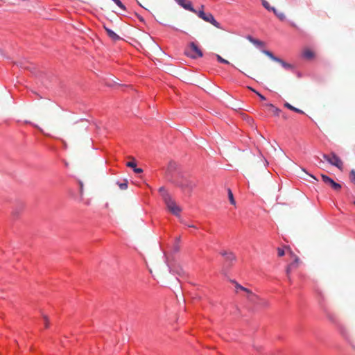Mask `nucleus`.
I'll return each instance as SVG.
<instances>
[{
    "label": "nucleus",
    "mask_w": 355,
    "mask_h": 355,
    "mask_svg": "<svg viewBox=\"0 0 355 355\" xmlns=\"http://www.w3.org/2000/svg\"><path fill=\"white\" fill-rule=\"evenodd\" d=\"M253 91L255 92V91H254V90H253ZM256 94H257V95H258V96H259V97L261 98V100H262V101L266 100V98H265L263 95H261V94H259V93H258V92H256Z\"/></svg>",
    "instance_id": "b1692460"
},
{
    "label": "nucleus",
    "mask_w": 355,
    "mask_h": 355,
    "mask_svg": "<svg viewBox=\"0 0 355 355\" xmlns=\"http://www.w3.org/2000/svg\"><path fill=\"white\" fill-rule=\"evenodd\" d=\"M236 290L237 292H239L240 291H243L246 292L247 293H251L250 291L248 288H245L243 287L242 286L239 285L237 284H236Z\"/></svg>",
    "instance_id": "f3484780"
},
{
    "label": "nucleus",
    "mask_w": 355,
    "mask_h": 355,
    "mask_svg": "<svg viewBox=\"0 0 355 355\" xmlns=\"http://www.w3.org/2000/svg\"><path fill=\"white\" fill-rule=\"evenodd\" d=\"M126 166L132 168L136 173H141L143 171L141 168H137V164L134 160L127 162Z\"/></svg>",
    "instance_id": "1a4fd4ad"
},
{
    "label": "nucleus",
    "mask_w": 355,
    "mask_h": 355,
    "mask_svg": "<svg viewBox=\"0 0 355 355\" xmlns=\"http://www.w3.org/2000/svg\"><path fill=\"white\" fill-rule=\"evenodd\" d=\"M106 31L107 33V35L114 40H117L119 38V35H116L113 31L106 28Z\"/></svg>",
    "instance_id": "f8f14e48"
},
{
    "label": "nucleus",
    "mask_w": 355,
    "mask_h": 355,
    "mask_svg": "<svg viewBox=\"0 0 355 355\" xmlns=\"http://www.w3.org/2000/svg\"><path fill=\"white\" fill-rule=\"evenodd\" d=\"M354 205H355V202H354Z\"/></svg>",
    "instance_id": "a878e982"
},
{
    "label": "nucleus",
    "mask_w": 355,
    "mask_h": 355,
    "mask_svg": "<svg viewBox=\"0 0 355 355\" xmlns=\"http://www.w3.org/2000/svg\"><path fill=\"white\" fill-rule=\"evenodd\" d=\"M200 18L202 19L204 21L207 22H209L213 24L214 26L218 28L219 24L214 19V16L211 13H205L203 10L197 11L196 13Z\"/></svg>",
    "instance_id": "39448f33"
},
{
    "label": "nucleus",
    "mask_w": 355,
    "mask_h": 355,
    "mask_svg": "<svg viewBox=\"0 0 355 355\" xmlns=\"http://www.w3.org/2000/svg\"><path fill=\"white\" fill-rule=\"evenodd\" d=\"M186 54L191 58H198L202 57L203 54L201 49L194 42L190 43L187 50Z\"/></svg>",
    "instance_id": "20e7f679"
},
{
    "label": "nucleus",
    "mask_w": 355,
    "mask_h": 355,
    "mask_svg": "<svg viewBox=\"0 0 355 355\" xmlns=\"http://www.w3.org/2000/svg\"><path fill=\"white\" fill-rule=\"evenodd\" d=\"M159 191H160V192H162V191H164V189L161 188Z\"/></svg>",
    "instance_id": "393cba45"
},
{
    "label": "nucleus",
    "mask_w": 355,
    "mask_h": 355,
    "mask_svg": "<svg viewBox=\"0 0 355 355\" xmlns=\"http://www.w3.org/2000/svg\"><path fill=\"white\" fill-rule=\"evenodd\" d=\"M42 319H43L44 328L48 329L49 327V324H50L48 317L44 315L42 316Z\"/></svg>",
    "instance_id": "dca6fc26"
},
{
    "label": "nucleus",
    "mask_w": 355,
    "mask_h": 355,
    "mask_svg": "<svg viewBox=\"0 0 355 355\" xmlns=\"http://www.w3.org/2000/svg\"><path fill=\"white\" fill-rule=\"evenodd\" d=\"M277 254L279 257H283L287 254L290 257L291 263L288 264L286 268L287 275H289L291 270L298 266L300 259L297 255H295L289 248L284 247V248H278Z\"/></svg>",
    "instance_id": "f257e3e1"
},
{
    "label": "nucleus",
    "mask_w": 355,
    "mask_h": 355,
    "mask_svg": "<svg viewBox=\"0 0 355 355\" xmlns=\"http://www.w3.org/2000/svg\"><path fill=\"white\" fill-rule=\"evenodd\" d=\"M270 111L274 113L275 115L279 116L281 110L277 107H275L273 105L270 104Z\"/></svg>",
    "instance_id": "2eb2a0df"
},
{
    "label": "nucleus",
    "mask_w": 355,
    "mask_h": 355,
    "mask_svg": "<svg viewBox=\"0 0 355 355\" xmlns=\"http://www.w3.org/2000/svg\"><path fill=\"white\" fill-rule=\"evenodd\" d=\"M323 157L330 164L335 166L340 171H343V163L342 160L335 153H331L329 155H324Z\"/></svg>",
    "instance_id": "7ed1b4c3"
},
{
    "label": "nucleus",
    "mask_w": 355,
    "mask_h": 355,
    "mask_svg": "<svg viewBox=\"0 0 355 355\" xmlns=\"http://www.w3.org/2000/svg\"><path fill=\"white\" fill-rule=\"evenodd\" d=\"M119 187L122 190L126 189L128 188V182H127V181H125L123 183L119 184Z\"/></svg>",
    "instance_id": "4be33fe9"
},
{
    "label": "nucleus",
    "mask_w": 355,
    "mask_h": 355,
    "mask_svg": "<svg viewBox=\"0 0 355 355\" xmlns=\"http://www.w3.org/2000/svg\"><path fill=\"white\" fill-rule=\"evenodd\" d=\"M314 52L310 49H305L302 52V56L305 59L311 60L314 58Z\"/></svg>",
    "instance_id": "6e6552de"
},
{
    "label": "nucleus",
    "mask_w": 355,
    "mask_h": 355,
    "mask_svg": "<svg viewBox=\"0 0 355 355\" xmlns=\"http://www.w3.org/2000/svg\"><path fill=\"white\" fill-rule=\"evenodd\" d=\"M279 63L282 65L283 67H284L285 69H291V65L290 64H288L286 62H285L283 60H279Z\"/></svg>",
    "instance_id": "412c9836"
},
{
    "label": "nucleus",
    "mask_w": 355,
    "mask_h": 355,
    "mask_svg": "<svg viewBox=\"0 0 355 355\" xmlns=\"http://www.w3.org/2000/svg\"><path fill=\"white\" fill-rule=\"evenodd\" d=\"M261 3H262L263 6L268 11L273 12V9H275L274 7H271L270 6L269 3L268 1H266V0H261Z\"/></svg>",
    "instance_id": "ddd939ff"
},
{
    "label": "nucleus",
    "mask_w": 355,
    "mask_h": 355,
    "mask_svg": "<svg viewBox=\"0 0 355 355\" xmlns=\"http://www.w3.org/2000/svg\"><path fill=\"white\" fill-rule=\"evenodd\" d=\"M121 10H125L126 8L120 0H112Z\"/></svg>",
    "instance_id": "a211bd4d"
},
{
    "label": "nucleus",
    "mask_w": 355,
    "mask_h": 355,
    "mask_svg": "<svg viewBox=\"0 0 355 355\" xmlns=\"http://www.w3.org/2000/svg\"><path fill=\"white\" fill-rule=\"evenodd\" d=\"M175 1L180 6H181L184 9L191 11L193 13H197V10L193 8L191 1H189V0H175Z\"/></svg>",
    "instance_id": "0eeeda50"
},
{
    "label": "nucleus",
    "mask_w": 355,
    "mask_h": 355,
    "mask_svg": "<svg viewBox=\"0 0 355 355\" xmlns=\"http://www.w3.org/2000/svg\"><path fill=\"white\" fill-rule=\"evenodd\" d=\"M349 178H350L351 181L355 184V171L354 170L351 171V172L349 173Z\"/></svg>",
    "instance_id": "aec40b11"
},
{
    "label": "nucleus",
    "mask_w": 355,
    "mask_h": 355,
    "mask_svg": "<svg viewBox=\"0 0 355 355\" xmlns=\"http://www.w3.org/2000/svg\"><path fill=\"white\" fill-rule=\"evenodd\" d=\"M227 194H228V198H229L230 203L233 205H236V201L234 200L233 193L230 189H227Z\"/></svg>",
    "instance_id": "9b49d317"
},
{
    "label": "nucleus",
    "mask_w": 355,
    "mask_h": 355,
    "mask_svg": "<svg viewBox=\"0 0 355 355\" xmlns=\"http://www.w3.org/2000/svg\"><path fill=\"white\" fill-rule=\"evenodd\" d=\"M273 12L281 21L285 20L286 17L283 12H279L276 9H273Z\"/></svg>",
    "instance_id": "4468645a"
},
{
    "label": "nucleus",
    "mask_w": 355,
    "mask_h": 355,
    "mask_svg": "<svg viewBox=\"0 0 355 355\" xmlns=\"http://www.w3.org/2000/svg\"><path fill=\"white\" fill-rule=\"evenodd\" d=\"M270 55V56L275 61L277 62H279V60H282L281 59L278 58H276V57H274L271 53H268Z\"/></svg>",
    "instance_id": "5701e85b"
},
{
    "label": "nucleus",
    "mask_w": 355,
    "mask_h": 355,
    "mask_svg": "<svg viewBox=\"0 0 355 355\" xmlns=\"http://www.w3.org/2000/svg\"><path fill=\"white\" fill-rule=\"evenodd\" d=\"M216 57L217 60L219 62L223 63V64H230V62L227 60L223 58L220 55H216Z\"/></svg>",
    "instance_id": "6ab92c4d"
},
{
    "label": "nucleus",
    "mask_w": 355,
    "mask_h": 355,
    "mask_svg": "<svg viewBox=\"0 0 355 355\" xmlns=\"http://www.w3.org/2000/svg\"><path fill=\"white\" fill-rule=\"evenodd\" d=\"M163 199L168 211L176 216H179L181 213V208L177 205L175 201L170 196L169 194L164 193L162 194Z\"/></svg>",
    "instance_id": "f03ea898"
},
{
    "label": "nucleus",
    "mask_w": 355,
    "mask_h": 355,
    "mask_svg": "<svg viewBox=\"0 0 355 355\" xmlns=\"http://www.w3.org/2000/svg\"><path fill=\"white\" fill-rule=\"evenodd\" d=\"M284 106H285L286 108H288V109H289V110H292V111H294V112H297V113H300V114H304V112L302 110H300V109H298V108H296V107H293V105H291L290 103H284Z\"/></svg>",
    "instance_id": "9d476101"
},
{
    "label": "nucleus",
    "mask_w": 355,
    "mask_h": 355,
    "mask_svg": "<svg viewBox=\"0 0 355 355\" xmlns=\"http://www.w3.org/2000/svg\"><path fill=\"white\" fill-rule=\"evenodd\" d=\"M322 181L329 185L334 190L339 191L341 189V185L336 182L333 179L326 175H321Z\"/></svg>",
    "instance_id": "423d86ee"
}]
</instances>
